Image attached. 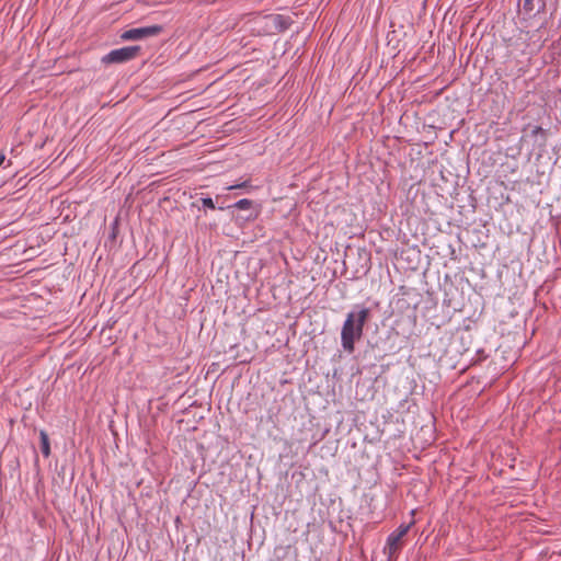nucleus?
Returning <instances> with one entry per match:
<instances>
[{"instance_id": "obj_1", "label": "nucleus", "mask_w": 561, "mask_h": 561, "mask_svg": "<svg viewBox=\"0 0 561 561\" xmlns=\"http://www.w3.org/2000/svg\"><path fill=\"white\" fill-rule=\"evenodd\" d=\"M140 50L141 48L138 45L121 47L105 54L101 61L104 65L125 64L135 59Z\"/></svg>"}, {"instance_id": "obj_2", "label": "nucleus", "mask_w": 561, "mask_h": 561, "mask_svg": "<svg viewBox=\"0 0 561 561\" xmlns=\"http://www.w3.org/2000/svg\"><path fill=\"white\" fill-rule=\"evenodd\" d=\"M412 524H401L390 533L387 537V542L385 546V553L387 554L388 561H394L400 551V540L403 536L407 535Z\"/></svg>"}, {"instance_id": "obj_3", "label": "nucleus", "mask_w": 561, "mask_h": 561, "mask_svg": "<svg viewBox=\"0 0 561 561\" xmlns=\"http://www.w3.org/2000/svg\"><path fill=\"white\" fill-rule=\"evenodd\" d=\"M265 32L270 34L287 31L294 23L289 15L267 14L263 18Z\"/></svg>"}, {"instance_id": "obj_4", "label": "nucleus", "mask_w": 561, "mask_h": 561, "mask_svg": "<svg viewBox=\"0 0 561 561\" xmlns=\"http://www.w3.org/2000/svg\"><path fill=\"white\" fill-rule=\"evenodd\" d=\"M163 31L162 25H148L141 27H135L124 31L121 34L123 41H141L148 37H154L161 34Z\"/></svg>"}, {"instance_id": "obj_5", "label": "nucleus", "mask_w": 561, "mask_h": 561, "mask_svg": "<svg viewBox=\"0 0 561 561\" xmlns=\"http://www.w3.org/2000/svg\"><path fill=\"white\" fill-rule=\"evenodd\" d=\"M520 12L525 19H533L546 9V0H519Z\"/></svg>"}, {"instance_id": "obj_6", "label": "nucleus", "mask_w": 561, "mask_h": 561, "mask_svg": "<svg viewBox=\"0 0 561 561\" xmlns=\"http://www.w3.org/2000/svg\"><path fill=\"white\" fill-rule=\"evenodd\" d=\"M369 312L368 308H360L356 317L353 313V343L362 336L363 327L368 319Z\"/></svg>"}, {"instance_id": "obj_7", "label": "nucleus", "mask_w": 561, "mask_h": 561, "mask_svg": "<svg viewBox=\"0 0 561 561\" xmlns=\"http://www.w3.org/2000/svg\"><path fill=\"white\" fill-rule=\"evenodd\" d=\"M341 339L343 348L351 352V311L346 313L342 328Z\"/></svg>"}, {"instance_id": "obj_8", "label": "nucleus", "mask_w": 561, "mask_h": 561, "mask_svg": "<svg viewBox=\"0 0 561 561\" xmlns=\"http://www.w3.org/2000/svg\"><path fill=\"white\" fill-rule=\"evenodd\" d=\"M39 438H41V449L42 454L45 457H48L50 455V445H49V438L45 431L39 432Z\"/></svg>"}, {"instance_id": "obj_9", "label": "nucleus", "mask_w": 561, "mask_h": 561, "mask_svg": "<svg viewBox=\"0 0 561 561\" xmlns=\"http://www.w3.org/2000/svg\"><path fill=\"white\" fill-rule=\"evenodd\" d=\"M252 204H253V202L251 199L242 198V199L237 201L232 205V207H234L237 209L244 210V209H249L252 206Z\"/></svg>"}, {"instance_id": "obj_10", "label": "nucleus", "mask_w": 561, "mask_h": 561, "mask_svg": "<svg viewBox=\"0 0 561 561\" xmlns=\"http://www.w3.org/2000/svg\"><path fill=\"white\" fill-rule=\"evenodd\" d=\"M201 203H202V207L204 209H211V210H214L216 208V205H215L213 198L209 197V196L202 197L201 198Z\"/></svg>"}, {"instance_id": "obj_11", "label": "nucleus", "mask_w": 561, "mask_h": 561, "mask_svg": "<svg viewBox=\"0 0 561 561\" xmlns=\"http://www.w3.org/2000/svg\"><path fill=\"white\" fill-rule=\"evenodd\" d=\"M247 187H252V186L250 185V183L248 181H244V182H242L240 184L231 185L228 188L229 190H236V188H247Z\"/></svg>"}, {"instance_id": "obj_12", "label": "nucleus", "mask_w": 561, "mask_h": 561, "mask_svg": "<svg viewBox=\"0 0 561 561\" xmlns=\"http://www.w3.org/2000/svg\"><path fill=\"white\" fill-rule=\"evenodd\" d=\"M541 134L542 136L546 135V131L540 127V126H536L533 130H531V136L533 137H536L537 135Z\"/></svg>"}, {"instance_id": "obj_13", "label": "nucleus", "mask_w": 561, "mask_h": 561, "mask_svg": "<svg viewBox=\"0 0 561 561\" xmlns=\"http://www.w3.org/2000/svg\"><path fill=\"white\" fill-rule=\"evenodd\" d=\"M341 374L342 373H340L336 367L333 368V378H335L337 381L340 380Z\"/></svg>"}, {"instance_id": "obj_14", "label": "nucleus", "mask_w": 561, "mask_h": 561, "mask_svg": "<svg viewBox=\"0 0 561 561\" xmlns=\"http://www.w3.org/2000/svg\"><path fill=\"white\" fill-rule=\"evenodd\" d=\"M4 160H5V156L3 153H0V167L2 165Z\"/></svg>"}, {"instance_id": "obj_15", "label": "nucleus", "mask_w": 561, "mask_h": 561, "mask_svg": "<svg viewBox=\"0 0 561 561\" xmlns=\"http://www.w3.org/2000/svg\"><path fill=\"white\" fill-rule=\"evenodd\" d=\"M404 402H405V400H401V401H400V407H402V408H403V403H404Z\"/></svg>"}]
</instances>
